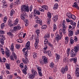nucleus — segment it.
Wrapping results in <instances>:
<instances>
[{"instance_id":"obj_1","label":"nucleus","mask_w":79,"mask_h":79,"mask_svg":"<svg viewBox=\"0 0 79 79\" xmlns=\"http://www.w3.org/2000/svg\"><path fill=\"white\" fill-rule=\"evenodd\" d=\"M33 6L31 5L30 6L29 9V6L28 5L26 4L23 5L21 6V11L22 12H27L29 13V10L30 12H31L32 10Z\"/></svg>"},{"instance_id":"obj_2","label":"nucleus","mask_w":79,"mask_h":79,"mask_svg":"<svg viewBox=\"0 0 79 79\" xmlns=\"http://www.w3.org/2000/svg\"><path fill=\"white\" fill-rule=\"evenodd\" d=\"M10 50L12 52V54L10 57V59L11 60L15 61V59L16 60L17 59V56L16 54L14 52H15V48H14V43L11 44V47L10 48Z\"/></svg>"},{"instance_id":"obj_3","label":"nucleus","mask_w":79,"mask_h":79,"mask_svg":"<svg viewBox=\"0 0 79 79\" xmlns=\"http://www.w3.org/2000/svg\"><path fill=\"white\" fill-rule=\"evenodd\" d=\"M31 74H27V77L29 79H33L35 76L37 75V73L33 68L31 69Z\"/></svg>"},{"instance_id":"obj_4","label":"nucleus","mask_w":79,"mask_h":79,"mask_svg":"<svg viewBox=\"0 0 79 79\" xmlns=\"http://www.w3.org/2000/svg\"><path fill=\"white\" fill-rule=\"evenodd\" d=\"M63 31H62L61 29H60L59 30V33L60 34L59 35L58 34H56V37L55 39L56 41H57V42H58L60 40V38L62 37L63 36Z\"/></svg>"},{"instance_id":"obj_5","label":"nucleus","mask_w":79,"mask_h":79,"mask_svg":"<svg viewBox=\"0 0 79 79\" xmlns=\"http://www.w3.org/2000/svg\"><path fill=\"white\" fill-rule=\"evenodd\" d=\"M41 64L42 65H44V64H46L48 63V58L46 56H43L42 57V60L40 61Z\"/></svg>"},{"instance_id":"obj_6","label":"nucleus","mask_w":79,"mask_h":79,"mask_svg":"<svg viewBox=\"0 0 79 79\" xmlns=\"http://www.w3.org/2000/svg\"><path fill=\"white\" fill-rule=\"evenodd\" d=\"M68 68L67 65H66L64 67L62 68L61 69V72L62 74H64L66 73V71H68Z\"/></svg>"},{"instance_id":"obj_7","label":"nucleus","mask_w":79,"mask_h":79,"mask_svg":"<svg viewBox=\"0 0 79 79\" xmlns=\"http://www.w3.org/2000/svg\"><path fill=\"white\" fill-rule=\"evenodd\" d=\"M64 21H63V22L61 23V24H60L59 25V26L60 27H62V26L63 28L62 30L64 31H65L66 30V29L67 27V26L65 25V23Z\"/></svg>"},{"instance_id":"obj_8","label":"nucleus","mask_w":79,"mask_h":79,"mask_svg":"<svg viewBox=\"0 0 79 79\" xmlns=\"http://www.w3.org/2000/svg\"><path fill=\"white\" fill-rule=\"evenodd\" d=\"M50 37V34L49 33H46L45 35H44V38L45 39L44 42H48V39H49Z\"/></svg>"},{"instance_id":"obj_9","label":"nucleus","mask_w":79,"mask_h":79,"mask_svg":"<svg viewBox=\"0 0 79 79\" xmlns=\"http://www.w3.org/2000/svg\"><path fill=\"white\" fill-rule=\"evenodd\" d=\"M12 22V21L11 20H10V26L13 27L14 26L18 24V23H19V19L18 18H17L15 20L14 22V23L13 24L12 23H11V22Z\"/></svg>"},{"instance_id":"obj_10","label":"nucleus","mask_w":79,"mask_h":79,"mask_svg":"<svg viewBox=\"0 0 79 79\" xmlns=\"http://www.w3.org/2000/svg\"><path fill=\"white\" fill-rule=\"evenodd\" d=\"M0 39L1 44H2V45H4V40H5V36L3 35H0Z\"/></svg>"},{"instance_id":"obj_11","label":"nucleus","mask_w":79,"mask_h":79,"mask_svg":"<svg viewBox=\"0 0 79 79\" xmlns=\"http://www.w3.org/2000/svg\"><path fill=\"white\" fill-rule=\"evenodd\" d=\"M36 18L37 19L36 20V23L38 24H40V25L42 26V21L40 20V19H39V17L36 16Z\"/></svg>"},{"instance_id":"obj_12","label":"nucleus","mask_w":79,"mask_h":79,"mask_svg":"<svg viewBox=\"0 0 79 79\" xmlns=\"http://www.w3.org/2000/svg\"><path fill=\"white\" fill-rule=\"evenodd\" d=\"M37 70L39 74V76L41 77H42L43 76L42 73V71L41 70V68L40 67H37Z\"/></svg>"},{"instance_id":"obj_13","label":"nucleus","mask_w":79,"mask_h":79,"mask_svg":"<svg viewBox=\"0 0 79 79\" xmlns=\"http://www.w3.org/2000/svg\"><path fill=\"white\" fill-rule=\"evenodd\" d=\"M5 53L7 57H10V51H9V49L7 48H6Z\"/></svg>"},{"instance_id":"obj_14","label":"nucleus","mask_w":79,"mask_h":79,"mask_svg":"<svg viewBox=\"0 0 79 79\" xmlns=\"http://www.w3.org/2000/svg\"><path fill=\"white\" fill-rule=\"evenodd\" d=\"M30 41H28L26 43L25 45V48L27 50H30Z\"/></svg>"},{"instance_id":"obj_15","label":"nucleus","mask_w":79,"mask_h":79,"mask_svg":"<svg viewBox=\"0 0 79 79\" xmlns=\"http://www.w3.org/2000/svg\"><path fill=\"white\" fill-rule=\"evenodd\" d=\"M79 50V44H77V46H75L74 49V51L75 52L76 54L78 52Z\"/></svg>"},{"instance_id":"obj_16","label":"nucleus","mask_w":79,"mask_h":79,"mask_svg":"<svg viewBox=\"0 0 79 79\" xmlns=\"http://www.w3.org/2000/svg\"><path fill=\"white\" fill-rule=\"evenodd\" d=\"M75 73L76 77L77 78L79 77V68H76V70L75 71Z\"/></svg>"},{"instance_id":"obj_17","label":"nucleus","mask_w":79,"mask_h":79,"mask_svg":"<svg viewBox=\"0 0 79 79\" xmlns=\"http://www.w3.org/2000/svg\"><path fill=\"white\" fill-rule=\"evenodd\" d=\"M70 54L71 55V57H74L75 56L76 54L74 52L73 49L71 51Z\"/></svg>"},{"instance_id":"obj_18","label":"nucleus","mask_w":79,"mask_h":79,"mask_svg":"<svg viewBox=\"0 0 79 79\" xmlns=\"http://www.w3.org/2000/svg\"><path fill=\"white\" fill-rule=\"evenodd\" d=\"M25 59H23L22 61L23 63H24L25 64H26L29 62V60H28V58L27 57H25Z\"/></svg>"},{"instance_id":"obj_19","label":"nucleus","mask_w":79,"mask_h":79,"mask_svg":"<svg viewBox=\"0 0 79 79\" xmlns=\"http://www.w3.org/2000/svg\"><path fill=\"white\" fill-rule=\"evenodd\" d=\"M71 25H72L73 26V29H74L76 26V22H74V21H73V20H72V21L70 23Z\"/></svg>"},{"instance_id":"obj_20","label":"nucleus","mask_w":79,"mask_h":79,"mask_svg":"<svg viewBox=\"0 0 79 79\" xmlns=\"http://www.w3.org/2000/svg\"><path fill=\"white\" fill-rule=\"evenodd\" d=\"M25 15L24 14H21L20 15V18L21 19L23 20L24 21H25V20H26V18H25Z\"/></svg>"},{"instance_id":"obj_21","label":"nucleus","mask_w":79,"mask_h":79,"mask_svg":"<svg viewBox=\"0 0 79 79\" xmlns=\"http://www.w3.org/2000/svg\"><path fill=\"white\" fill-rule=\"evenodd\" d=\"M58 16L57 15L54 16L53 18V20L54 22L56 23L58 19Z\"/></svg>"},{"instance_id":"obj_22","label":"nucleus","mask_w":79,"mask_h":79,"mask_svg":"<svg viewBox=\"0 0 79 79\" xmlns=\"http://www.w3.org/2000/svg\"><path fill=\"white\" fill-rule=\"evenodd\" d=\"M47 44H48V42H44V48H43V49L44 50H46L48 48L47 47Z\"/></svg>"},{"instance_id":"obj_23","label":"nucleus","mask_w":79,"mask_h":79,"mask_svg":"<svg viewBox=\"0 0 79 79\" xmlns=\"http://www.w3.org/2000/svg\"><path fill=\"white\" fill-rule=\"evenodd\" d=\"M58 5L57 3H55L54 6V7H53V9L54 10H56V9H57L58 8Z\"/></svg>"},{"instance_id":"obj_24","label":"nucleus","mask_w":79,"mask_h":79,"mask_svg":"<svg viewBox=\"0 0 79 79\" xmlns=\"http://www.w3.org/2000/svg\"><path fill=\"white\" fill-rule=\"evenodd\" d=\"M42 8L44 9V10H47L48 9V7L47 5H43L41 7Z\"/></svg>"},{"instance_id":"obj_25","label":"nucleus","mask_w":79,"mask_h":79,"mask_svg":"<svg viewBox=\"0 0 79 79\" xmlns=\"http://www.w3.org/2000/svg\"><path fill=\"white\" fill-rule=\"evenodd\" d=\"M73 7L76 8L77 9H79V7L78 6L77 4L76 3V2H74V5H73Z\"/></svg>"},{"instance_id":"obj_26","label":"nucleus","mask_w":79,"mask_h":79,"mask_svg":"<svg viewBox=\"0 0 79 79\" xmlns=\"http://www.w3.org/2000/svg\"><path fill=\"white\" fill-rule=\"evenodd\" d=\"M57 29V27L56 23L53 24V31L54 32Z\"/></svg>"},{"instance_id":"obj_27","label":"nucleus","mask_w":79,"mask_h":79,"mask_svg":"<svg viewBox=\"0 0 79 79\" xmlns=\"http://www.w3.org/2000/svg\"><path fill=\"white\" fill-rule=\"evenodd\" d=\"M66 15L67 16L71 19V16L72 15V14L70 12H67Z\"/></svg>"},{"instance_id":"obj_28","label":"nucleus","mask_w":79,"mask_h":79,"mask_svg":"<svg viewBox=\"0 0 79 79\" xmlns=\"http://www.w3.org/2000/svg\"><path fill=\"white\" fill-rule=\"evenodd\" d=\"M37 54L35 52H33L32 54V56L34 59L36 58L37 56Z\"/></svg>"},{"instance_id":"obj_29","label":"nucleus","mask_w":79,"mask_h":79,"mask_svg":"<svg viewBox=\"0 0 79 79\" xmlns=\"http://www.w3.org/2000/svg\"><path fill=\"white\" fill-rule=\"evenodd\" d=\"M5 66L7 69H10V65L8 64L7 63H6L5 64Z\"/></svg>"},{"instance_id":"obj_30","label":"nucleus","mask_w":79,"mask_h":79,"mask_svg":"<svg viewBox=\"0 0 79 79\" xmlns=\"http://www.w3.org/2000/svg\"><path fill=\"white\" fill-rule=\"evenodd\" d=\"M73 31H70L69 32V36L70 37L72 36L73 35Z\"/></svg>"},{"instance_id":"obj_31","label":"nucleus","mask_w":79,"mask_h":79,"mask_svg":"<svg viewBox=\"0 0 79 79\" xmlns=\"http://www.w3.org/2000/svg\"><path fill=\"white\" fill-rule=\"evenodd\" d=\"M49 66L52 69H53L54 68L55 65L53 62H51Z\"/></svg>"},{"instance_id":"obj_32","label":"nucleus","mask_w":79,"mask_h":79,"mask_svg":"<svg viewBox=\"0 0 79 79\" xmlns=\"http://www.w3.org/2000/svg\"><path fill=\"white\" fill-rule=\"evenodd\" d=\"M35 36L36 35H35L32 34L30 38V40L32 41L33 39H35Z\"/></svg>"},{"instance_id":"obj_33","label":"nucleus","mask_w":79,"mask_h":79,"mask_svg":"<svg viewBox=\"0 0 79 79\" xmlns=\"http://www.w3.org/2000/svg\"><path fill=\"white\" fill-rule=\"evenodd\" d=\"M15 4H16V5H17V6L19 5V4H20V0H17L15 2Z\"/></svg>"},{"instance_id":"obj_34","label":"nucleus","mask_w":79,"mask_h":79,"mask_svg":"<svg viewBox=\"0 0 79 79\" xmlns=\"http://www.w3.org/2000/svg\"><path fill=\"white\" fill-rule=\"evenodd\" d=\"M47 55L48 56L50 57H51L52 54L51 53V52L50 51H48L47 52Z\"/></svg>"},{"instance_id":"obj_35","label":"nucleus","mask_w":79,"mask_h":79,"mask_svg":"<svg viewBox=\"0 0 79 79\" xmlns=\"http://www.w3.org/2000/svg\"><path fill=\"white\" fill-rule=\"evenodd\" d=\"M47 16L49 18H51V13L50 12H48L47 13Z\"/></svg>"},{"instance_id":"obj_36","label":"nucleus","mask_w":79,"mask_h":79,"mask_svg":"<svg viewBox=\"0 0 79 79\" xmlns=\"http://www.w3.org/2000/svg\"><path fill=\"white\" fill-rule=\"evenodd\" d=\"M47 28V26L46 25H44L42 26L41 27V29H43V30H45Z\"/></svg>"},{"instance_id":"obj_37","label":"nucleus","mask_w":79,"mask_h":79,"mask_svg":"<svg viewBox=\"0 0 79 79\" xmlns=\"http://www.w3.org/2000/svg\"><path fill=\"white\" fill-rule=\"evenodd\" d=\"M55 55L56 57V59H57V60H59L60 59V55H59V54H57V53H56Z\"/></svg>"},{"instance_id":"obj_38","label":"nucleus","mask_w":79,"mask_h":79,"mask_svg":"<svg viewBox=\"0 0 79 79\" xmlns=\"http://www.w3.org/2000/svg\"><path fill=\"white\" fill-rule=\"evenodd\" d=\"M33 15H34V17H35L37 15V14L35 11V8L34 9Z\"/></svg>"},{"instance_id":"obj_39","label":"nucleus","mask_w":79,"mask_h":79,"mask_svg":"<svg viewBox=\"0 0 79 79\" xmlns=\"http://www.w3.org/2000/svg\"><path fill=\"white\" fill-rule=\"evenodd\" d=\"M76 16L75 15H72L71 16V18L70 19H72L73 20H75L76 19Z\"/></svg>"},{"instance_id":"obj_40","label":"nucleus","mask_w":79,"mask_h":79,"mask_svg":"<svg viewBox=\"0 0 79 79\" xmlns=\"http://www.w3.org/2000/svg\"><path fill=\"white\" fill-rule=\"evenodd\" d=\"M35 12L37 15H40L41 13L40 12L39 10H36V9H35Z\"/></svg>"},{"instance_id":"obj_41","label":"nucleus","mask_w":79,"mask_h":79,"mask_svg":"<svg viewBox=\"0 0 79 79\" xmlns=\"http://www.w3.org/2000/svg\"><path fill=\"white\" fill-rule=\"evenodd\" d=\"M28 51H26V52H24V56L25 57H28V55H27V53H28Z\"/></svg>"},{"instance_id":"obj_42","label":"nucleus","mask_w":79,"mask_h":79,"mask_svg":"<svg viewBox=\"0 0 79 79\" xmlns=\"http://www.w3.org/2000/svg\"><path fill=\"white\" fill-rule=\"evenodd\" d=\"M15 13V10H12L10 12V16H12Z\"/></svg>"},{"instance_id":"obj_43","label":"nucleus","mask_w":79,"mask_h":79,"mask_svg":"<svg viewBox=\"0 0 79 79\" xmlns=\"http://www.w3.org/2000/svg\"><path fill=\"white\" fill-rule=\"evenodd\" d=\"M15 47L17 49H19V48H20V44H16V45H15Z\"/></svg>"},{"instance_id":"obj_44","label":"nucleus","mask_w":79,"mask_h":79,"mask_svg":"<svg viewBox=\"0 0 79 79\" xmlns=\"http://www.w3.org/2000/svg\"><path fill=\"white\" fill-rule=\"evenodd\" d=\"M35 43H39V40L38 38H35Z\"/></svg>"},{"instance_id":"obj_45","label":"nucleus","mask_w":79,"mask_h":79,"mask_svg":"<svg viewBox=\"0 0 79 79\" xmlns=\"http://www.w3.org/2000/svg\"><path fill=\"white\" fill-rule=\"evenodd\" d=\"M48 45L50 46L51 48H52L53 47V45L52 44V43H51L48 42Z\"/></svg>"},{"instance_id":"obj_46","label":"nucleus","mask_w":79,"mask_h":79,"mask_svg":"<svg viewBox=\"0 0 79 79\" xmlns=\"http://www.w3.org/2000/svg\"><path fill=\"white\" fill-rule=\"evenodd\" d=\"M28 22H29L28 21V20L27 19H26L25 23V25L26 27H27V26L28 25Z\"/></svg>"},{"instance_id":"obj_47","label":"nucleus","mask_w":79,"mask_h":79,"mask_svg":"<svg viewBox=\"0 0 79 79\" xmlns=\"http://www.w3.org/2000/svg\"><path fill=\"white\" fill-rule=\"evenodd\" d=\"M17 41L18 43H22L23 42V40L21 39H18L17 40Z\"/></svg>"},{"instance_id":"obj_48","label":"nucleus","mask_w":79,"mask_h":79,"mask_svg":"<svg viewBox=\"0 0 79 79\" xmlns=\"http://www.w3.org/2000/svg\"><path fill=\"white\" fill-rule=\"evenodd\" d=\"M51 18H48V20H47V24H49L50 23V22H51Z\"/></svg>"},{"instance_id":"obj_49","label":"nucleus","mask_w":79,"mask_h":79,"mask_svg":"<svg viewBox=\"0 0 79 79\" xmlns=\"http://www.w3.org/2000/svg\"><path fill=\"white\" fill-rule=\"evenodd\" d=\"M5 27V23H2L1 26V29H3L4 27Z\"/></svg>"},{"instance_id":"obj_50","label":"nucleus","mask_w":79,"mask_h":79,"mask_svg":"<svg viewBox=\"0 0 79 79\" xmlns=\"http://www.w3.org/2000/svg\"><path fill=\"white\" fill-rule=\"evenodd\" d=\"M16 27L18 30H20L21 29V27L20 25H18Z\"/></svg>"},{"instance_id":"obj_51","label":"nucleus","mask_w":79,"mask_h":79,"mask_svg":"<svg viewBox=\"0 0 79 79\" xmlns=\"http://www.w3.org/2000/svg\"><path fill=\"white\" fill-rule=\"evenodd\" d=\"M38 43H35L34 46L35 48L37 49L38 47Z\"/></svg>"},{"instance_id":"obj_52","label":"nucleus","mask_w":79,"mask_h":79,"mask_svg":"<svg viewBox=\"0 0 79 79\" xmlns=\"http://www.w3.org/2000/svg\"><path fill=\"white\" fill-rule=\"evenodd\" d=\"M67 79H72V77L71 75L69 74H68L67 75Z\"/></svg>"},{"instance_id":"obj_53","label":"nucleus","mask_w":79,"mask_h":79,"mask_svg":"<svg viewBox=\"0 0 79 79\" xmlns=\"http://www.w3.org/2000/svg\"><path fill=\"white\" fill-rule=\"evenodd\" d=\"M70 51V49L69 48H68V49H67V54L68 55H69Z\"/></svg>"},{"instance_id":"obj_54","label":"nucleus","mask_w":79,"mask_h":79,"mask_svg":"<svg viewBox=\"0 0 79 79\" xmlns=\"http://www.w3.org/2000/svg\"><path fill=\"white\" fill-rule=\"evenodd\" d=\"M74 40L71 39V38H70V43L71 44H73L74 42Z\"/></svg>"},{"instance_id":"obj_55","label":"nucleus","mask_w":79,"mask_h":79,"mask_svg":"<svg viewBox=\"0 0 79 79\" xmlns=\"http://www.w3.org/2000/svg\"><path fill=\"white\" fill-rule=\"evenodd\" d=\"M78 39L77 37L76 36H75L74 37V41L75 42H77L78 41Z\"/></svg>"},{"instance_id":"obj_56","label":"nucleus","mask_w":79,"mask_h":79,"mask_svg":"<svg viewBox=\"0 0 79 79\" xmlns=\"http://www.w3.org/2000/svg\"><path fill=\"white\" fill-rule=\"evenodd\" d=\"M19 66L20 67H21V68L22 69L24 67L23 64V63H21V64H20Z\"/></svg>"},{"instance_id":"obj_57","label":"nucleus","mask_w":79,"mask_h":79,"mask_svg":"<svg viewBox=\"0 0 79 79\" xmlns=\"http://www.w3.org/2000/svg\"><path fill=\"white\" fill-rule=\"evenodd\" d=\"M39 10L41 12H44V9H43L42 8H39Z\"/></svg>"},{"instance_id":"obj_58","label":"nucleus","mask_w":79,"mask_h":79,"mask_svg":"<svg viewBox=\"0 0 79 79\" xmlns=\"http://www.w3.org/2000/svg\"><path fill=\"white\" fill-rule=\"evenodd\" d=\"M13 30L14 31H17L18 29L16 26H15L13 27Z\"/></svg>"},{"instance_id":"obj_59","label":"nucleus","mask_w":79,"mask_h":79,"mask_svg":"<svg viewBox=\"0 0 79 79\" xmlns=\"http://www.w3.org/2000/svg\"><path fill=\"white\" fill-rule=\"evenodd\" d=\"M27 71L26 70H25V69H23L22 70L23 72V73L24 74L26 75L27 74Z\"/></svg>"},{"instance_id":"obj_60","label":"nucleus","mask_w":79,"mask_h":79,"mask_svg":"<svg viewBox=\"0 0 79 79\" xmlns=\"http://www.w3.org/2000/svg\"><path fill=\"white\" fill-rule=\"evenodd\" d=\"M66 20L67 23H70L71 22L72 20H70L69 19L67 18Z\"/></svg>"},{"instance_id":"obj_61","label":"nucleus","mask_w":79,"mask_h":79,"mask_svg":"<svg viewBox=\"0 0 79 79\" xmlns=\"http://www.w3.org/2000/svg\"><path fill=\"white\" fill-rule=\"evenodd\" d=\"M7 20V17H5L4 18V22L5 23Z\"/></svg>"},{"instance_id":"obj_62","label":"nucleus","mask_w":79,"mask_h":79,"mask_svg":"<svg viewBox=\"0 0 79 79\" xmlns=\"http://www.w3.org/2000/svg\"><path fill=\"white\" fill-rule=\"evenodd\" d=\"M0 34H4L5 33V31H3V30H0Z\"/></svg>"},{"instance_id":"obj_63","label":"nucleus","mask_w":79,"mask_h":79,"mask_svg":"<svg viewBox=\"0 0 79 79\" xmlns=\"http://www.w3.org/2000/svg\"><path fill=\"white\" fill-rule=\"evenodd\" d=\"M33 12H31V13L30 15V17H31V19L33 17Z\"/></svg>"},{"instance_id":"obj_64","label":"nucleus","mask_w":79,"mask_h":79,"mask_svg":"<svg viewBox=\"0 0 79 79\" xmlns=\"http://www.w3.org/2000/svg\"><path fill=\"white\" fill-rule=\"evenodd\" d=\"M73 61H74V63H75L77 62V58H73Z\"/></svg>"}]
</instances>
